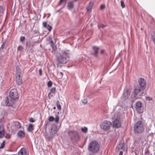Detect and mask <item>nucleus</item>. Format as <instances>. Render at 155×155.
Here are the masks:
<instances>
[{"instance_id": "nucleus-1", "label": "nucleus", "mask_w": 155, "mask_h": 155, "mask_svg": "<svg viewBox=\"0 0 155 155\" xmlns=\"http://www.w3.org/2000/svg\"><path fill=\"white\" fill-rule=\"evenodd\" d=\"M144 130L143 123L141 120H139L136 123L134 126V132L136 133H140Z\"/></svg>"}, {"instance_id": "nucleus-2", "label": "nucleus", "mask_w": 155, "mask_h": 155, "mask_svg": "<svg viewBox=\"0 0 155 155\" xmlns=\"http://www.w3.org/2000/svg\"><path fill=\"white\" fill-rule=\"evenodd\" d=\"M88 149L89 150L93 153L97 152L99 149V145L97 142L96 141L91 142L89 145Z\"/></svg>"}, {"instance_id": "nucleus-3", "label": "nucleus", "mask_w": 155, "mask_h": 155, "mask_svg": "<svg viewBox=\"0 0 155 155\" xmlns=\"http://www.w3.org/2000/svg\"><path fill=\"white\" fill-rule=\"evenodd\" d=\"M138 86H135L134 87V97L136 98H139L140 97L143 95V90Z\"/></svg>"}, {"instance_id": "nucleus-4", "label": "nucleus", "mask_w": 155, "mask_h": 155, "mask_svg": "<svg viewBox=\"0 0 155 155\" xmlns=\"http://www.w3.org/2000/svg\"><path fill=\"white\" fill-rule=\"evenodd\" d=\"M111 123L109 120H105L103 121L100 124V127L105 131L109 130L111 126Z\"/></svg>"}, {"instance_id": "nucleus-5", "label": "nucleus", "mask_w": 155, "mask_h": 155, "mask_svg": "<svg viewBox=\"0 0 155 155\" xmlns=\"http://www.w3.org/2000/svg\"><path fill=\"white\" fill-rule=\"evenodd\" d=\"M68 134L72 140L78 141L79 140L80 137L77 131L71 130L69 132Z\"/></svg>"}, {"instance_id": "nucleus-6", "label": "nucleus", "mask_w": 155, "mask_h": 155, "mask_svg": "<svg viewBox=\"0 0 155 155\" xmlns=\"http://www.w3.org/2000/svg\"><path fill=\"white\" fill-rule=\"evenodd\" d=\"M9 95L10 97L12 100H15L18 98L17 90L15 88L12 89L10 91Z\"/></svg>"}, {"instance_id": "nucleus-7", "label": "nucleus", "mask_w": 155, "mask_h": 155, "mask_svg": "<svg viewBox=\"0 0 155 155\" xmlns=\"http://www.w3.org/2000/svg\"><path fill=\"white\" fill-rule=\"evenodd\" d=\"M68 58V57H64V54L62 55H60L57 58L58 64L66 63L67 61Z\"/></svg>"}, {"instance_id": "nucleus-8", "label": "nucleus", "mask_w": 155, "mask_h": 155, "mask_svg": "<svg viewBox=\"0 0 155 155\" xmlns=\"http://www.w3.org/2000/svg\"><path fill=\"white\" fill-rule=\"evenodd\" d=\"M9 125L11 126V128L13 130L18 129L21 127L20 124L17 121L12 122L9 124Z\"/></svg>"}, {"instance_id": "nucleus-9", "label": "nucleus", "mask_w": 155, "mask_h": 155, "mask_svg": "<svg viewBox=\"0 0 155 155\" xmlns=\"http://www.w3.org/2000/svg\"><path fill=\"white\" fill-rule=\"evenodd\" d=\"M131 90L130 88H126L124 91L122 96L123 98L124 99H127L130 96Z\"/></svg>"}, {"instance_id": "nucleus-10", "label": "nucleus", "mask_w": 155, "mask_h": 155, "mask_svg": "<svg viewBox=\"0 0 155 155\" xmlns=\"http://www.w3.org/2000/svg\"><path fill=\"white\" fill-rule=\"evenodd\" d=\"M138 82L141 89H144L146 86V81L145 79L142 78H140L139 79Z\"/></svg>"}, {"instance_id": "nucleus-11", "label": "nucleus", "mask_w": 155, "mask_h": 155, "mask_svg": "<svg viewBox=\"0 0 155 155\" xmlns=\"http://www.w3.org/2000/svg\"><path fill=\"white\" fill-rule=\"evenodd\" d=\"M113 126L115 128H118L121 126V123L119 120V118H117L113 122Z\"/></svg>"}, {"instance_id": "nucleus-12", "label": "nucleus", "mask_w": 155, "mask_h": 155, "mask_svg": "<svg viewBox=\"0 0 155 155\" xmlns=\"http://www.w3.org/2000/svg\"><path fill=\"white\" fill-rule=\"evenodd\" d=\"M58 131L57 126L55 125H53L51 129L50 133L53 135H55Z\"/></svg>"}, {"instance_id": "nucleus-13", "label": "nucleus", "mask_w": 155, "mask_h": 155, "mask_svg": "<svg viewBox=\"0 0 155 155\" xmlns=\"http://www.w3.org/2000/svg\"><path fill=\"white\" fill-rule=\"evenodd\" d=\"M142 106L141 103L140 101H138L136 104V109L137 112L139 113L142 112V110L141 109Z\"/></svg>"}, {"instance_id": "nucleus-14", "label": "nucleus", "mask_w": 155, "mask_h": 155, "mask_svg": "<svg viewBox=\"0 0 155 155\" xmlns=\"http://www.w3.org/2000/svg\"><path fill=\"white\" fill-rule=\"evenodd\" d=\"M18 155H28V153L25 147H23L19 151Z\"/></svg>"}, {"instance_id": "nucleus-15", "label": "nucleus", "mask_w": 155, "mask_h": 155, "mask_svg": "<svg viewBox=\"0 0 155 155\" xmlns=\"http://www.w3.org/2000/svg\"><path fill=\"white\" fill-rule=\"evenodd\" d=\"M22 79L20 75H17L16 76V82L18 85H21L22 83Z\"/></svg>"}, {"instance_id": "nucleus-16", "label": "nucleus", "mask_w": 155, "mask_h": 155, "mask_svg": "<svg viewBox=\"0 0 155 155\" xmlns=\"http://www.w3.org/2000/svg\"><path fill=\"white\" fill-rule=\"evenodd\" d=\"M5 134V130L2 126H0V138H3Z\"/></svg>"}, {"instance_id": "nucleus-17", "label": "nucleus", "mask_w": 155, "mask_h": 155, "mask_svg": "<svg viewBox=\"0 0 155 155\" xmlns=\"http://www.w3.org/2000/svg\"><path fill=\"white\" fill-rule=\"evenodd\" d=\"M5 103L6 105L8 106H12L13 104V103L12 101H9L8 97H7L6 99L5 100Z\"/></svg>"}, {"instance_id": "nucleus-18", "label": "nucleus", "mask_w": 155, "mask_h": 155, "mask_svg": "<svg viewBox=\"0 0 155 155\" xmlns=\"http://www.w3.org/2000/svg\"><path fill=\"white\" fill-rule=\"evenodd\" d=\"M25 133L23 131L20 130L18 132L17 136L20 138H23L25 136Z\"/></svg>"}, {"instance_id": "nucleus-19", "label": "nucleus", "mask_w": 155, "mask_h": 155, "mask_svg": "<svg viewBox=\"0 0 155 155\" xmlns=\"http://www.w3.org/2000/svg\"><path fill=\"white\" fill-rule=\"evenodd\" d=\"M92 48L94 51V55L96 57H97L98 54V51L99 50L98 47L96 46H93Z\"/></svg>"}, {"instance_id": "nucleus-20", "label": "nucleus", "mask_w": 155, "mask_h": 155, "mask_svg": "<svg viewBox=\"0 0 155 155\" xmlns=\"http://www.w3.org/2000/svg\"><path fill=\"white\" fill-rule=\"evenodd\" d=\"M93 6V3L91 2H90L86 8L87 11L89 12H91L92 8Z\"/></svg>"}, {"instance_id": "nucleus-21", "label": "nucleus", "mask_w": 155, "mask_h": 155, "mask_svg": "<svg viewBox=\"0 0 155 155\" xmlns=\"http://www.w3.org/2000/svg\"><path fill=\"white\" fill-rule=\"evenodd\" d=\"M56 91V89L55 87H52L51 88L50 91V92L48 94V96L51 97L52 96V95H51V94H54Z\"/></svg>"}, {"instance_id": "nucleus-22", "label": "nucleus", "mask_w": 155, "mask_h": 155, "mask_svg": "<svg viewBox=\"0 0 155 155\" xmlns=\"http://www.w3.org/2000/svg\"><path fill=\"white\" fill-rule=\"evenodd\" d=\"M48 41H50L51 43V46L52 49L54 50V43L53 41L52 40V38L51 36H49L48 38Z\"/></svg>"}, {"instance_id": "nucleus-23", "label": "nucleus", "mask_w": 155, "mask_h": 155, "mask_svg": "<svg viewBox=\"0 0 155 155\" xmlns=\"http://www.w3.org/2000/svg\"><path fill=\"white\" fill-rule=\"evenodd\" d=\"M33 130V125L31 124H29L27 128V130L29 132H31Z\"/></svg>"}, {"instance_id": "nucleus-24", "label": "nucleus", "mask_w": 155, "mask_h": 155, "mask_svg": "<svg viewBox=\"0 0 155 155\" xmlns=\"http://www.w3.org/2000/svg\"><path fill=\"white\" fill-rule=\"evenodd\" d=\"M74 5L72 2H69L68 4V7L69 8L71 9L73 8Z\"/></svg>"}, {"instance_id": "nucleus-25", "label": "nucleus", "mask_w": 155, "mask_h": 155, "mask_svg": "<svg viewBox=\"0 0 155 155\" xmlns=\"http://www.w3.org/2000/svg\"><path fill=\"white\" fill-rule=\"evenodd\" d=\"M81 131L84 133H87V127H84V128H82L81 129Z\"/></svg>"}, {"instance_id": "nucleus-26", "label": "nucleus", "mask_w": 155, "mask_h": 155, "mask_svg": "<svg viewBox=\"0 0 155 155\" xmlns=\"http://www.w3.org/2000/svg\"><path fill=\"white\" fill-rule=\"evenodd\" d=\"M59 117L58 115H57L56 116L55 118H54V119L55 122L56 123H58L59 122Z\"/></svg>"}, {"instance_id": "nucleus-27", "label": "nucleus", "mask_w": 155, "mask_h": 155, "mask_svg": "<svg viewBox=\"0 0 155 155\" xmlns=\"http://www.w3.org/2000/svg\"><path fill=\"white\" fill-rule=\"evenodd\" d=\"M27 45L29 47H32L34 46L33 43L32 44L30 41H29L27 43Z\"/></svg>"}, {"instance_id": "nucleus-28", "label": "nucleus", "mask_w": 155, "mask_h": 155, "mask_svg": "<svg viewBox=\"0 0 155 155\" xmlns=\"http://www.w3.org/2000/svg\"><path fill=\"white\" fill-rule=\"evenodd\" d=\"M5 140H4L1 143V146L0 147V149H2L5 146Z\"/></svg>"}, {"instance_id": "nucleus-29", "label": "nucleus", "mask_w": 155, "mask_h": 155, "mask_svg": "<svg viewBox=\"0 0 155 155\" xmlns=\"http://www.w3.org/2000/svg\"><path fill=\"white\" fill-rule=\"evenodd\" d=\"M106 27V25L103 24H99L98 25V28H103L104 27Z\"/></svg>"}, {"instance_id": "nucleus-30", "label": "nucleus", "mask_w": 155, "mask_h": 155, "mask_svg": "<svg viewBox=\"0 0 155 155\" xmlns=\"http://www.w3.org/2000/svg\"><path fill=\"white\" fill-rule=\"evenodd\" d=\"M46 28L49 31H51L52 29V27L50 25H48V26L46 27Z\"/></svg>"}, {"instance_id": "nucleus-31", "label": "nucleus", "mask_w": 155, "mask_h": 155, "mask_svg": "<svg viewBox=\"0 0 155 155\" xmlns=\"http://www.w3.org/2000/svg\"><path fill=\"white\" fill-rule=\"evenodd\" d=\"M54 118L53 116H50L48 118V120L49 122H52L54 120Z\"/></svg>"}, {"instance_id": "nucleus-32", "label": "nucleus", "mask_w": 155, "mask_h": 155, "mask_svg": "<svg viewBox=\"0 0 155 155\" xmlns=\"http://www.w3.org/2000/svg\"><path fill=\"white\" fill-rule=\"evenodd\" d=\"M66 2V0H60V2L58 4L59 5H61L63 3H65Z\"/></svg>"}, {"instance_id": "nucleus-33", "label": "nucleus", "mask_w": 155, "mask_h": 155, "mask_svg": "<svg viewBox=\"0 0 155 155\" xmlns=\"http://www.w3.org/2000/svg\"><path fill=\"white\" fill-rule=\"evenodd\" d=\"M52 84V83L51 81H49L47 83V85L48 87H51Z\"/></svg>"}, {"instance_id": "nucleus-34", "label": "nucleus", "mask_w": 155, "mask_h": 155, "mask_svg": "<svg viewBox=\"0 0 155 155\" xmlns=\"http://www.w3.org/2000/svg\"><path fill=\"white\" fill-rule=\"evenodd\" d=\"M57 106L58 110H61V107L59 102L57 103Z\"/></svg>"}, {"instance_id": "nucleus-35", "label": "nucleus", "mask_w": 155, "mask_h": 155, "mask_svg": "<svg viewBox=\"0 0 155 155\" xmlns=\"http://www.w3.org/2000/svg\"><path fill=\"white\" fill-rule=\"evenodd\" d=\"M121 6L122 8H124L125 7V5L124 4V2L123 1L121 0L120 1Z\"/></svg>"}, {"instance_id": "nucleus-36", "label": "nucleus", "mask_w": 155, "mask_h": 155, "mask_svg": "<svg viewBox=\"0 0 155 155\" xmlns=\"http://www.w3.org/2000/svg\"><path fill=\"white\" fill-rule=\"evenodd\" d=\"M82 102L84 104H86L87 103V99H84L82 101Z\"/></svg>"}, {"instance_id": "nucleus-37", "label": "nucleus", "mask_w": 155, "mask_h": 155, "mask_svg": "<svg viewBox=\"0 0 155 155\" xmlns=\"http://www.w3.org/2000/svg\"><path fill=\"white\" fill-rule=\"evenodd\" d=\"M11 135L9 134H6L5 137L7 139H9L10 138Z\"/></svg>"}, {"instance_id": "nucleus-38", "label": "nucleus", "mask_w": 155, "mask_h": 155, "mask_svg": "<svg viewBox=\"0 0 155 155\" xmlns=\"http://www.w3.org/2000/svg\"><path fill=\"white\" fill-rule=\"evenodd\" d=\"M23 49V48L21 46H19L18 48V50L21 51Z\"/></svg>"}, {"instance_id": "nucleus-39", "label": "nucleus", "mask_w": 155, "mask_h": 155, "mask_svg": "<svg viewBox=\"0 0 155 155\" xmlns=\"http://www.w3.org/2000/svg\"><path fill=\"white\" fill-rule=\"evenodd\" d=\"M43 26L45 27V28L48 25H47V22H44L43 23Z\"/></svg>"}, {"instance_id": "nucleus-40", "label": "nucleus", "mask_w": 155, "mask_h": 155, "mask_svg": "<svg viewBox=\"0 0 155 155\" xmlns=\"http://www.w3.org/2000/svg\"><path fill=\"white\" fill-rule=\"evenodd\" d=\"M29 120L30 122L32 123L34 122L35 121L34 120L33 118H29Z\"/></svg>"}, {"instance_id": "nucleus-41", "label": "nucleus", "mask_w": 155, "mask_h": 155, "mask_svg": "<svg viewBox=\"0 0 155 155\" xmlns=\"http://www.w3.org/2000/svg\"><path fill=\"white\" fill-rule=\"evenodd\" d=\"M25 39V38L24 37H21L20 38V40L21 41H24Z\"/></svg>"}, {"instance_id": "nucleus-42", "label": "nucleus", "mask_w": 155, "mask_h": 155, "mask_svg": "<svg viewBox=\"0 0 155 155\" xmlns=\"http://www.w3.org/2000/svg\"><path fill=\"white\" fill-rule=\"evenodd\" d=\"M105 8V5H101L100 9H104Z\"/></svg>"}, {"instance_id": "nucleus-43", "label": "nucleus", "mask_w": 155, "mask_h": 155, "mask_svg": "<svg viewBox=\"0 0 155 155\" xmlns=\"http://www.w3.org/2000/svg\"><path fill=\"white\" fill-rule=\"evenodd\" d=\"M39 73L40 75H41L42 74V70L41 68L39 70Z\"/></svg>"}, {"instance_id": "nucleus-44", "label": "nucleus", "mask_w": 155, "mask_h": 155, "mask_svg": "<svg viewBox=\"0 0 155 155\" xmlns=\"http://www.w3.org/2000/svg\"><path fill=\"white\" fill-rule=\"evenodd\" d=\"M146 99L147 100H148L149 101H150V100H152V98L150 97H146Z\"/></svg>"}, {"instance_id": "nucleus-45", "label": "nucleus", "mask_w": 155, "mask_h": 155, "mask_svg": "<svg viewBox=\"0 0 155 155\" xmlns=\"http://www.w3.org/2000/svg\"><path fill=\"white\" fill-rule=\"evenodd\" d=\"M0 11L1 12H3V8H2V7L1 6H0Z\"/></svg>"}, {"instance_id": "nucleus-46", "label": "nucleus", "mask_w": 155, "mask_h": 155, "mask_svg": "<svg viewBox=\"0 0 155 155\" xmlns=\"http://www.w3.org/2000/svg\"><path fill=\"white\" fill-rule=\"evenodd\" d=\"M104 52V49H102L101 51V54H103Z\"/></svg>"}, {"instance_id": "nucleus-47", "label": "nucleus", "mask_w": 155, "mask_h": 155, "mask_svg": "<svg viewBox=\"0 0 155 155\" xmlns=\"http://www.w3.org/2000/svg\"><path fill=\"white\" fill-rule=\"evenodd\" d=\"M60 74H61V78H62L63 76V74L62 72H60Z\"/></svg>"}, {"instance_id": "nucleus-48", "label": "nucleus", "mask_w": 155, "mask_h": 155, "mask_svg": "<svg viewBox=\"0 0 155 155\" xmlns=\"http://www.w3.org/2000/svg\"><path fill=\"white\" fill-rule=\"evenodd\" d=\"M153 41L155 44V37L152 38Z\"/></svg>"}, {"instance_id": "nucleus-49", "label": "nucleus", "mask_w": 155, "mask_h": 155, "mask_svg": "<svg viewBox=\"0 0 155 155\" xmlns=\"http://www.w3.org/2000/svg\"><path fill=\"white\" fill-rule=\"evenodd\" d=\"M123 152L122 151H121L119 153V155H123Z\"/></svg>"}, {"instance_id": "nucleus-50", "label": "nucleus", "mask_w": 155, "mask_h": 155, "mask_svg": "<svg viewBox=\"0 0 155 155\" xmlns=\"http://www.w3.org/2000/svg\"><path fill=\"white\" fill-rule=\"evenodd\" d=\"M16 70L17 71H20L19 68H18L17 67H16Z\"/></svg>"}, {"instance_id": "nucleus-51", "label": "nucleus", "mask_w": 155, "mask_h": 155, "mask_svg": "<svg viewBox=\"0 0 155 155\" xmlns=\"http://www.w3.org/2000/svg\"><path fill=\"white\" fill-rule=\"evenodd\" d=\"M53 108L54 109H56V107H54Z\"/></svg>"}, {"instance_id": "nucleus-52", "label": "nucleus", "mask_w": 155, "mask_h": 155, "mask_svg": "<svg viewBox=\"0 0 155 155\" xmlns=\"http://www.w3.org/2000/svg\"><path fill=\"white\" fill-rule=\"evenodd\" d=\"M78 0H74L75 1H77Z\"/></svg>"}]
</instances>
